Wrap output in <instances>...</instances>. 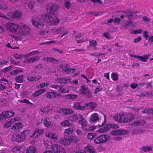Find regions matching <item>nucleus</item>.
<instances>
[{"label":"nucleus","instance_id":"1","mask_svg":"<svg viewBox=\"0 0 153 153\" xmlns=\"http://www.w3.org/2000/svg\"><path fill=\"white\" fill-rule=\"evenodd\" d=\"M42 18L44 21L49 25H56L59 22V19L56 17L52 16L50 14H43Z\"/></svg>","mask_w":153,"mask_h":153},{"label":"nucleus","instance_id":"2","mask_svg":"<svg viewBox=\"0 0 153 153\" xmlns=\"http://www.w3.org/2000/svg\"><path fill=\"white\" fill-rule=\"evenodd\" d=\"M58 6L55 3H50L47 5V11L53 15H56L58 13Z\"/></svg>","mask_w":153,"mask_h":153},{"label":"nucleus","instance_id":"3","mask_svg":"<svg viewBox=\"0 0 153 153\" xmlns=\"http://www.w3.org/2000/svg\"><path fill=\"white\" fill-rule=\"evenodd\" d=\"M109 136L106 134H102L96 137L94 140V142L96 144L104 143L110 139Z\"/></svg>","mask_w":153,"mask_h":153},{"label":"nucleus","instance_id":"4","mask_svg":"<svg viewBox=\"0 0 153 153\" xmlns=\"http://www.w3.org/2000/svg\"><path fill=\"white\" fill-rule=\"evenodd\" d=\"M75 138L72 136H67L63 138L60 139V142L63 145L67 146L70 144L72 142H74Z\"/></svg>","mask_w":153,"mask_h":153},{"label":"nucleus","instance_id":"5","mask_svg":"<svg viewBox=\"0 0 153 153\" xmlns=\"http://www.w3.org/2000/svg\"><path fill=\"white\" fill-rule=\"evenodd\" d=\"M26 137L25 134L22 132L19 134H13L12 137V140L13 141L20 143L23 141Z\"/></svg>","mask_w":153,"mask_h":153},{"label":"nucleus","instance_id":"6","mask_svg":"<svg viewBox=\"0 0 153 153\" xmlns=\"http://www.w3.org/2000/svg\"><path fill=\"white\" fill-rule=\"evenodd\" d=\"M7 29L9 31L13 33L16 32L18 34L20 26L14 23L9 22L7 25Z\"/></svg>","mask_w":153,"mask_h":153},{"label":"nucleus","instance_id":"7","mask_svg":"<svg viewBox=\"0 0 153 153\" xmlns=\"http://www.w3.org/2000/svg\"><path fill=\"white\" fill-rule=\"evenodd\" d=\"M123 123L130 122L134 119V116L131 113L126 114L123 113Z\"/></svg>","mask_w":153,"mask_h":153},{"label":"nucleus","instance_id":"8","mask_svg":"<svg viewBox=\"0 0 153 153\" xmlns=\"http://www.w3.org/2000/svg\"><path fill=\"white\" fill-rule=\"evenodd\" d=\"M18 34L20 36H27L29 34V28L27 25H25L22 27L20 26Z\"/></svg>","mask_w":153,"mask_h":153},{"label":"nucleus","instance_id":"9","mask_svg":"<svg viewBox=\"0 0 153 153\" xmlns=\"http://www.w3.org/2000/svg\"><path fill=\"white\" fill-rule=\"evenodd\" d=\"M53 151L54 153H66L64 148L60 145L54 144Z\"/></svg>","mask_w":153,"mask_h":153},{"label":"nucleus","instance_id":"10","mask_svg":"<svg viewBox=\"0 0 153 153\" xmlns=\"http://www.w3.org/2000/svg\"><path fill=\"white\" fill-rule=\"evenodd\" d=\"M99 120V116L97 113H94L91 114L89 120V122L91 123H95Z\"/></svg>","mask_w":153,"mask_h":153},{"label":"nucleus","instance_id":"11","mask_svg":"<svg viewBox=\"0 0 153 153\" xmlns=\"http://www.w3.org/2000/svg\"><path fill=\"white\" fill-rule=\"evenodd\" d=\"M15 114V113L12 111H4L2 112V115L4 117V120H5L6 118H8L13 117Z\"/></svg>","mask_w":153,"mask_h":153},{"label":"nucleus","instance_id":"12","mask_svg":"<svg viewBox=\"0 0 153 153\" xmlns=\"http://www.w3.org/2000/svg\"><path fill=\"white\" fill-rule=\"evenodd\" d=\"M32 23L34 27L40 29H43L45 26L44 24L43 23H39L38 22L36 21L33 19H32Z\"/></svg>","mask_w":153,"mask_h":153},{"label":"nucleus","instance_id":"13","mask_svg":"<svg viewBox=\"0 0 153 153\" xmlns=\"http://www.w3.org/2000/svg\"><path fill=\"white\" fill-rule=\"evenodd\" d=\"M126 131L123 130H117L112 131L111 134L113 135H124L126 133Z\"/></svg>","mask_w":153,"mask_h":153},{"label":"nucleus","instance_id":"14","mask_svg":"<svg viewBox=\"0 0 153 153\" xmlns=\"http://www.w3.org/2000/svg\"><path fill=\"white\" fill-rule=\"evenodd\" d=\"M55 31L58 34H63L62 36H61V38H62L68 33V31L64 27H62L59 29H55Z\"/></svg>","mask_w":153,"mask_h":153},{"label":"nucleus","instance_id":"15","mask_svg":"<svg viewBox=\"0 0 153 153\" xmlns=\"http://www.w3.org/2000/svg\"><path fill=\"white\" fill-rule=\"evenodd\" d=\"M57 82L60 84H65L69 83L71 81V79L70 77H64L63 78L57 79Z\"/></svg>","mask_w":153,"mask_h":153},{"label":"nucleus","instance_id":"16","mask_svg":"<svg viewBox=\"0 0 153 153\" xmlns=\"http://www.w3.org/2000/svg\"><path fill=\"white\" fill-rule=\"evenodd\" d=\"M151 56V54L145 55L144 56H135L134 57L136 59H140L141 61L144 62L147 61V60L149 59V57Z\"/></svg>","mask_w":153,"mask_h":153},{"label":"nucleus","instance_id":"17","mask_svg":"<svg viewBox=\"0 0 153 153\" xmlns=\"http://www.w3.org/2000/svg\"><path fill=\"white\" fill-rule=\"evenodd\" d=\"M81 127L83 130L86 131H92L95 130L96 128V127L94 125L83 126H82Z\"/></svg>","mask_w":153,"mask_h":153},{"label":"nucleus","instance_id":"18","mask_svg":"<svg viewBox=\"0 0 153 153\" xmlns=\"http://www.w3.org/2000/svg\"><path fill=\"white\" fill-rule=\"evenodd\" d=\"M44 132V130L42 129H36L34 132V133L32 136V137H34L37 138L38 136H40V135L43 134Z\"/></svg>","mask_w":153,"mask_h":153},{"label":"nucleus","instance_id":"19","mask_svg":"<svg viewBox=\"0 0 153 153\" xmlns=\"http://www.w3.org/2000/svg\"><path fill=\"white\" fill-rule=\"evenodd\" d=\"M60 113L65 115H69L73 113L74 111L72 109H62L60 111Z\"/></svg>","mask_w":153,"mask_h":153},{"label":"nucleus","instance_id":"20","mask_svg":"<svg viewBox=\"0 0 153 153\" xmlns=\"http://www.w3.org/2000/svg\"><path fill=\"white\" fill-rule=\"evenodd\" d=\"M44 125L46 127H49L51 124V123L49 118L45 117L41 121Z\"/></svg>","mask_w":153,"mask_h":153},{"label":"nucleus","instance_id":"21","mask_svg":"<svg viewBox=\"0 0 153 153\" xmlns=\"http://www.w3.org/2000/svg\"><path fill=\"white\" fill-rule=\"evenodd\" d=\"M43 144L46 149H51L53 150L54 145H52V143L51 142L47 140L44 141L43 142Z\"/></svg>","mask_w":153,"mask_h":153},{"label":"nucleus","instance_id":"22","mask_svg":"<svg viewBox=\"0 0 153 153\" xmlns=\"http://www.w3.org/2000/svg\"><path fill=\"white\" fill-rule=\"evenodd\" d=\"M123 113L122 114H115L113 117L114 120L119 122H123Z\"/></svg>","mask_w":153,"mask_h":153},{"label":"nucleus","instance_id":"23","mask_svg":"<svg viewBox=\"0 0 153 153\" xmlns=\"http://www.w3.org/2000/svg\"><path fill=\"white\" fill-rule=\"evenodd\" d=\"M79 120L78 121V123L82 125V126H85L87 125V123L86 120L84 118L83 116L81 115H79Z\"/></svg>","mask_w":153,"mask_h":153},{"label":"nucleus","instance_id":"24","mask_svg":"<svg viewBox=\"0 0 153 153\" xmlns=\"http://www.w3.org/2000/svg\"><path fill=\"white\" fill-rule=\"evenodd\" d=\"M81 104L80 102H76L74 103L73 107L77 109L83 110L85 109V107L84 106L81 105Z\"/></svg>","mask_w":153,"mask_h":153},{"label":"nucleus","instance_id":"25","mask_svg":"<svg viewBox=\"0 0 153 153\" xmlns=\"http://www.w3.org/2000/svg\"><path fill=\"white\" fill-rule=\"evenodd\" d=\"M22 126V125L21 123H15V124L12 127V129L16 131L18 130L19 129L21 128Z\"/></svg>","mask_w":153,"mask_h":153},{"label":"nucleus","instance_id":"26","mask_svg":"<svg viewBox=\"0 0 153 153\" xmlns=\"http://www.w3.org/2000/svg\"><path fill=\"white\" fill-rule=\"evenodd\" d=\"M85 152H88L90 153H95L94 148L91 146H88L85 147Z\"/></svg>","mask_w":153,"mask_h":153},{"label":"nucleus","instance_id":"27","mask_svg":"<svg viewBox=\"0 0 153 153\" xmlns=\"http://www.w3.org/2000/svg\"><path fill=\"white\" fill-rule=\"evenodd\" d=\"M145 123V122L143 120H140L134 122L133 124L135 126H140L144 125Z\"/></svg>","mask_w":153,"mask_h":153},{"label":"nucleus","instance_id":"28","mask_svg":"<svg viewBox=\"0 0 153 153\" xmlns=\"http://www.w3.org/2000/svg\"><path fill=\"white\" fill-rule=\"evenodd\" d=\"M85 105L88 106L89 108L91 109H94L97 106V105L96 103L93 102H91L85 104Z\"/></svg>","mask_w":153,"mask_h":153},{"label":"nucleus","instance_id":"29","mask_svg":"<svg viewBox=\"0 0 153 153\" xmlns=\"http://www.w3.org/2000/svg\"><path fill=\"white\" fill-rule=\"evenodd\" d=\"M80 93L83 95L86 94V92H87L89 90L88 88L85 87L84 85H81L80 86Z\"/></svg>","mask_w":153,"mask_h":153},{"label":"nucleus","instance_id":"30","mask_svg":"<svg viewBox=\"0 0 153 153\" xmlns=\"http://www.w3.org/2000/svg\"><path fill=\"white\" fill-rule=\"evenodd\" d=\"M72 3L69 1L68 0H65V1L64 6V7L68 9H69L71 6Z\"/></svg>","mask_w":153,"mask_h":153},{"label":"nucleus","instance_id":"31","mask_svg":"<svg viewBox=\"0 0 153 153\" xmlns=\"http://www.w3.org/2000/svg\"><path fill=\"white\" fill-rule=\"evenodd\" d=\"M65 97L66 99H74L77 98L78 97V96L77 95L69 94L68 95H66L65 96Z\"/></svg>","mask_w":153,"mask_h":153},{"label":"nucleus","instance_id":"32","mask_svg":"<svg viewBox=\"0 0 153 153\" xmlns=\"http://www.w3.org/2000/svg\"><path fill=\"white\" fill-rule=\"evenodd\" d=\"M51 98L54 97L57 98L58 97H62V94H57L56 92H51Z\"/></svg>","mask_w":153,"mask_h":153},{"label":"nucleus","instance_id":"33","mask_svg":"<svg viewBox=\"0 0 153 153\" xmlns=\"http://www.w3.org/2000/svg\"><path fill=\"white\" fill-rule=\"evenodd\" d=\"M14 120L16 121L15 119H11L10 120L6 122L4 125V128H7L10 127L12 123V122H13Z\"/></svg>","mask_w":153,"mask_h":153},{"label":"nucleus","instance_id":"34","mask_svg":"<svg viewBox=\"0 0 153 153\" xmlns=\"http://www.w3.org/2000/svg\"><path fill=\"white\" fill-rule=\"evenodd\" d=\"M36 148L34 146H31L28 148L27 150L26 153H35Z\"/></svg>","mask_w":153,"mask_h":153},{"label":"nucleus","instance_id":"35","mask_svg":"<svg viewBox=\"0 0 153 153\" xmlns=\"http://www.w3.org/2000/svg\"><path fill=\"white\" fill-rule=\"evenodd\" d=\"M15 19L19 18L22 16V13L19 11H16L14 13Z\"/></svg>","mask_w":153,"mask_h":153},{"label":"nucleus","instance_id":"36","mask_svg":"<svg viewBox=\"0 0 153 153\" xmlns=\"http://www.w3.org/2000/svg\"><path fill=\"white\" fill-rule=\"evenodd\" d=\"M69 90L68 88L65 87H61L59 91L62 93H67L69 92Z\"/></svg>","mask_w":153,"mask_h":153},{"label":"nucleus","instance_id":"37","mask_svg":"<svg viewBox=\"0 0 153 153\" xmlns=\"http://www.w3.org/2000/svg\"><path fill=\"white\" fill-rule=\"evenodd\" d=\"M23 71L22 68L16 69L10 73L11 74H18L22 72Z\"/></svg>","mask_w":153,"mask_h":153},{"label":"nucleus","instance_id":"38","mask_svg":"<svg viewBox=\"0 0 153 153\" xmlns=\"http://www.w3.org/2000/svg\"><path fill=\"white\" fill-rule=\"evenodd\" d=\"M23 75H21L17 76L16 78V79L17 82L21 83L23 82Z\"/></svg>","mask_w":153,"mask_h":153},{"label":"nucleus","instance_id":"39","mask_svg":"<svg viewBox=\"0 0 153 153\" xmlns=\"http://www.w3.org/2000/svg\"><path fill=\"white\" fill-rule=\"evenodd\" d=\"M21 148L19 147H15L12 149V151L13 153H23L20 150Z\"/></svg>","mask_w":153,"mask_h":153},{"label":"nucleus","instance_id":"40","mask_svg":"<svg viewBox=\"0 0 153 153\" xmlns=\"http://www.w3.org/2000/svg\"><path fill=\"white\" fill-rule=\"evenodd\" d=\"M111 78L114 81H117L118 79L117 74L116 73H113L111 74Z\"/></svg>","mask_w":153,"mask_h":153},{"label":"nucleus","instance_id":"41","mask_svg":"<svg viewBox=\"0 0 153 153\" xmlns=\"http://www.w3.org/2000/svg\"><path fill=\"white\" fill-rule=\"evenodd\" d=\"M0 9L7 10L8 9V5L4 4H0Z\"/></svg>","mask_w":153,"mask_h":153},{"label":"nucleus","instance_id":"42","mask_svg":"<svg viewBox=\"0 0 153 153\" xmlns=\"http://www.w3.org/2000/svg\"><path fill=\"white\" fill-rule=\"evenodd\" d=\"M142 149L145 152H148L152 150V148L150 146H143L142 148Z\"/></svg>","mask_w":153,"mask_h":153},{"label":"nucleus","instance_id":"43","mask_svg":"<svg viewBox=\"0 0 153 153\" xmlns=\"http://www.w3.org/2000/svg\"><path fill=\"white\" fill-rule=\"evenodd\" d=\"M46 136L50 137L51 139H56L57 138L56 135V134H53L52 133H50L48 134H46Z\"/></svg>","mask_w":153,"mask_h":153},{"label":"nucleus","instance_id":"44","mask_svg":"<svg viewBox=\"0 0 153 153\" xmlns=\"http://www.w3.org/2000/svg\"><path fill=\"white\" fill-rule=\"evenodd\" d=\"M75 71V69L74 68H67L65 69H63V71L65 72H67L68 73H74Z\"/></svg>","mask_w":153,"mask_h":153},{"label":"nucleus","instance_id":"45","mask_svg":"<svg viewBox=\"0 0 153 153\" xmlns=\"http://www.w3.org/2000/svg\"><path fill=\"white\" fill-rule=\"evenodd\" d=\"M60 124L62 126L66 127L69 126L70 123L67 120H65L62 122Z\"/></svg>","mask_w":153,"mask_h":153},{"label":"nucleus","instance_id":"46","mask_svg":"<svg viewBox=\"0 0 153 153\" xmlns=\"http://www.w3.org/2000/svg\"><path fill=\"white\" fill-rule=\"evenodd\" d=\"M73 131V128H70L65 129V133L67 134H71Z\"/></svg>","mask_w":153,"mask_h":153},{"label":"nucleus","instance_id":"47","mask_svg":"<svg viewBox=\"0 0 153 153\" xmlns=\"http://www.w3.org/2000/svg\"><path fill=\"white\" fill-rule=\"evenodd\" d=\"M96 134L95 133H89L87 135V138L88 139L92 140L94 138Z\"/></svg>","mask_w":153,"mask_h":153},{"label":"nucleus","instance_id":"48","mask_svg":"<svg viewBox=\"0 0 153 153\" xmlns=\"http://www.w3.org/2000/svg\"><path fill=\"white\" fill-rule=\"evenodd\" d=\"M19 101L21 103H24L27 104H30V105H33V103L30 102L28 100L26 99H24L22 100H19Z\"/></svg>","mask_w":153,"mask_h":153},{"label":"nucleus","instance_id":"49","mask_svg":"<svg viewBox=\"0 0 153 153\" xmlns=\"http://www.w3.org/2000/svg\"><path fill=\"white\" fill-rule=\"evenodd\" d=\"M78 117L76 115H72L71 117V121L73 122H76L78 119Z\"/></svg>","mask_w":153,"mask_h":153},{"label":"nucleus","instance_id":"50","mask_svg":"<svg viewBox=\"0 0 153 153\" xmlns=\"http://www.w3.org/2000/svg\"><path fill=\"white\" fill-rule=\"evenodd\" d=\"M35 2L33 1H31L28 3V6L30 9L32 10L33 8Z\"/></svg>","mask_w":153,"mask_h":153},{"label":"nucleus","instance_id":"51","mask_svg":"<svg viewBox=\"0 0 153 153\" xmlns=\"http://www.w3.org/2000/svg\"><path fill=\"white\" fill-rule=\"evenodd\" d=\"M30 60H31V62H33L36 60H38L39 59V57L38 56H35L34 57H30Z\"/></svg>","mask_w":153,"mask_h":153},{"label":"nucleus","instance_id":"52","mask_svg":"<svg viewBox=\"0 0 153 153\" xmlns=\"http://www.w3.org/2000/svg\"><path fill=\"white\" fill-rule=\"evenodd\" d=\"M86 94L84 95H85L87 98H91L92 97V93L89 89L87 92H86Z\"/></svg>","mask_w":153,"mask_h":153},{"label":"nucleus","instance_id":"53","mask_svg":"<svg viewBox=\"0 0 153 153\" xmlns=\"http://www.w3.org/2000/svg\"><path fill=\"white\" fill-rule=\"evenodd\" d=\"M89 44L91 46L94 47L97 45V42L96 41L93 40L90 42Z\"/></svg>","mask_w":153,"mask_h":153},{"label":"nucleus","instance_id":"54","mask_svg":"<svg viewBox=\"0 0 153 153\" xmlns=\"http://www.w3.org/2000/svg\"><path fill=\"white\" fill-rule=\"evenodd\" d=\"M7 15L9 16L10 19L12 20L15 19L14 18V13H9L7 14Z\"/></svg>","mask_w":153,"mask_h":153},{"label":"nucleus","instance_id":"55","mask_svg":"<svg viewBox=\"0 0 153 153\" xmlns=\"http://www.w3.org/2000/svg\"><path fill=\"white\" fill-rule=\"evenodd\" d=\"M51 87L56 89H58L59 91L60 87L59 85H57L52 84L51 85Z\"/></svg>","mask_w":153,"mask_h":153},{"label":"nucleus","instance_id":"56","mask_svg":"<svg viewBox=\"0 0 153 153\" xmlns=\"http://www.w3.org/2000/svg\"><path fill=\"white\" fill-rule=\"evenodd\" d=\"M40 111L43 113L48 112L46 107L42 106L40 109Z\"/></svg>","mask_w":153,"mask_h":153},{"label":"nucleus","instance_id":"57","mask_svg":"<svg viewBox=\"0 0 153 153\" xmlns=\"http://www.w3.org/2000/svg\"><path fill=\"white\" fill-rule=\"evenodd\" d=\"M142 32V30L140 29H139L138 30L133 31L132 32V33L136 34L138 33H140Z\"/></svg>","mask_w":153,"mask_h":153},{"label":"nucleus","instance_id":"58","mask_svg":"<svg viewBox=\"0 0 153 153\" xmlns=\"http://www.w3.org/2000/svg\"><path fill=\"white\" fill-rule=\"evenodd\" d=\"M55 41H52L50 42H42L40 43V45H48L51 43H55Z\"/></svg>","mask_w":153,"mask_h":153},{"label":"nucleus","instance_id":"59","mask_svg":"<svg viewBox=\"0 0 153 153\" xmlns=\"http://www.w3.org/2000/svg\"><path fill=\"white\" fill-rule=\"evenodd\" d=\"M27 79L29 82L33 81L36 80V79H35V76H30L29 77H28L27 78Z\"/></svg>","mask_w":153,"mask_h":153},{"label":"nucleus","instance_id":"60","mask_svg":"<svg viewBox=\"0 0 153 153\" xmlns=\"http://www.w3.org/2000/svg\"><path fill=\"white\" fill-rule=\"evenodd\" d=\"M13 56L16 59H18L22 57H23V55L21 54H14Z\"/></svg>","mask_w":153,"mask_h":153},{"label":"nucleus","instance_id":"61","mask_svg":"<svg viewBox=\"0 0 153 153\" xmlns=\"http://www.w3.org/2000/svg\"><path fill=\"white\" fill-rule=\"evenodd\" d=\"M138 86V84L137 83H132L131 84L130 86L133 88L135 89Z\"/></svg>","mask_w":153,"mask_h":153},{"label":"nucleus","instance_id":"62","mask_svg":"<svg viewBox=\"0 0 153 153\" xmlns=\"http://www.w3.org/2000/svg\"><path fill=\"white\" fill-rule=\"evenodd\" d=\"M141 38L140 37H139L138 38L135 39L134 40V42L135 43H137L141 40Z\"/></svg>","mask_w":153,"mask_h":153},{"label":"nucleus","instance_id":"63","mask_svg":"<svg viewBox=\"0 0 153 153\" xmlns=\"http://www.w3.org/2000/svg\"><path fill=\"white\" fill-rule=\"evenodd\" d=\"M110 127L113 128H118V126L117 125L112 124H111Z\"/></svg>","mask_w":153,"mask_h":153},{"label":"nucleus","instance_id":"64","mask_svg":"<svg viewBox=\"0 0 153 153\" xmlns=\"http://www.w3.org/2000/svg\"><path fill=\"white\" fill-rule=\"evenodd\" d=\"M89 14L93 15L95 16H97L98 15V13L95 12L91 11L89 13Z\"/></svg>","mask_w":153,"mask_h":153}]
</instances>
